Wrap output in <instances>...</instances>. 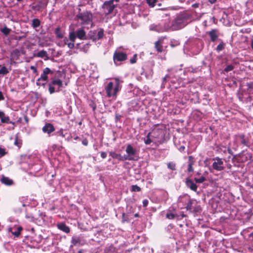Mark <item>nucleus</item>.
Masks as SVG:
<instances>
[{
  "label": "nucleus",
  "mask_w": 253,
  "mask_h": 253,
  "mask_svg": "<svg viewBox=\"0 0 253 253\" xmlns=\"http://www.w3.org/2000/svg\"><path fill=\"white\" fill-rule=\"evenodd\" d=\"M187 21L188 17L185 14L178 15L171 23H170V30H177L184 27L188 23Z\"/></svg>",
  "instance_id": "obj_1"
},
{
  "label": "nucleus",
  "mask_w": 253,
  "mask_h": 253,
  "mask_svg": "<svg viewBox=\"0 0 253 253\" xmlns=\"http://www.w3.org/2000/svg\"><path fill=\"white\" fill-rule=\"evenodd\" d=\"M149 30L158 33H163L170 31V21L169 19L162 20L158 24H153L150 25Z\"/></svg>",
  "instance_id": "obj_2"
},
{
  "label": "nucleus",
  "mask_w": 253,
  "mask_h": 253,
  "mask_svg": "<svg viewBox=\"0 0 253 253\" xmlns=\"http://www.w3.org/2000/svg\"><path fill=\"white\" fill-rule=\"evenodd\" d=\"M76 19L81 21V24L88 25L92 20V14L89 11H84L79 12L75 17Z\"/></svg>",
  "instance_id": "obj_3"
},
{
  "label": "nucleus",
  "mask_w": 253,
  "mask_h": 253,
  "mask_svg": "<svg viewBox=\"0 0 253 253\" xmlns=\"http://www.w3.org/2000/svg\"><path fill=\"white\" fill-rule=\"evenodd\" d=\"M69 36L70 40L72 41H75L77 38L82 40L86 39V32L82 28H79L76 32L73 29L70 28Z\"/></svg>",
  "instance_id": "obj_4"
},
{
  "label": "nucleus",
  "mask_w": 253,
  "mask_h": 253,
  "mask_svg": "<svg viewBox=\"0 0 253 253\" xmlns=\"http://www.w3.org/2000/svg\"><path fill=\"white\" fill-rule=\"evenodd\" d=\"M116 7V5L113 4L112 0L105 1L102 5V8L105 15L111 14Z\"/></svg>",
  "instance_id": "obj_5"
},
{
  "label": "nucleus",
  "mask_w": 253,
  "mask_h": 253,
  "mask_svg": "<svg viewBox=\"0 0 253 253\" xmlns=\"http://www.w3.org/2000/svg\"><path fill=\"white\" fill-rule=\"evenodd\" d=\"M127 59V54L122 51H115L113 55V60L116 65H118V62H122Z\"/></svg>",
  "instance_id": "obj_6"
},
{
  "label": "nucleus",
  "mask_w": 253,
  "mask_h": 253,
  "mask_svg": "<svg viewBox=\"0 0 253 253\" xmlns=\"http://www.w3.org/2000/svg\"><path fill=\"white\" fill-rule=\"evenodd\" d=\"M213 160L214 161L212 165L213 169L217 171H221L224 169L223 162L221 158L217 157L213 158Z\"/></svg>",
  "instance_id": "obj_7"
},
{
  "label": "nucleus",
  "mask_w": 253,
  "mask_h": 253,
  "mask_svg": "<svg viewBox=\"0 0 253 253\" xmlns=\"http://www.w3.org/2000/svg\"><path fill=\"white\" fill-rule=\"evenodd\" d=\"M0 126L1 124H12L13 125H15V123L14 122H12L10 120V118L8 116H6L4 112L0 110Z\"/></svg>",
  "instance_id": "obj_8"
},
{
  "label": "nucleus",
  "mask_w": 253,
  "mask_h": 253,
  "mask_svg": "<svg viewBox=\"0 0 253 253\" xmlns=\"http://www.w3.org/2000/svg\"><path fill=\"white\" fill-rule=\"evenodd\" d=\"M114 84L112 82H109L107 86L105 87V90L107 93V96L110 97L112 96H116L117 94H114Z\"/></svg>",
  "instance_id": "obj_9"
},
{
  "label": "nucleus",
  "mask_w": 253,
  "mask_h": 253,
  "mask_svg": "<svg viewBox=\"0 0 253 253\" xmlns=\"http://www.w3.org/2000/svg\"><path fill=\"white\" fill-rule=\"evenodd\" d=\"M55 127L53 125L50 123H46L42 127V130L44 133H46L50 135L51 133L55 130Z\"/></svg>",
  "instance_id": "obj_10"
},
{
  "label": "nucleus",
  "mask_w": 253,
  "mask_h": 253,
  "mask_svg": "<svg viewBox=\"0 0 253 253\" xmlns=\"http://www.w3.org/2000/svg\"><path fill=\"white\" fill-rule=\"evenodd\" d=\"M126 152L130 157L137 158L136 156V150L130 144L127 145Z\"/></svg>",
  "instance_id": "obj_11"
},
{
  "label": "nucleus",
  "mask_w": 253,
  "mask_h": 253,
  "mask_svg": "<svg viewBox=\"0 0 253 253\" xmlns=\"http://www.w3.org/2000/svg\"><path fill=\"white\" fill-rule=\"evenodd\" d=\"M185 184L187 187L190 188L191 190L196 192L197 190V186L194 182V181L189 177H187L185 180Z\"/></svg>",
  "instance_id": "obj_12"
},
{
  "label": "nucleus",
  "mask_w": 253,
  "mask_h": 253,
  "mask_svg": "<svg viewBox=\"0 0 253 253\" xmlns=\"http://www.w3.org/2000/svg\"><path fill=\"white\" fill-rule=\"evenodd\" d=\"M53 72L51 71L49 68L46 67L43 70L42 73L41 77L39 78L40 80H43L47 81L48 80V74H52Z\"/></svg>",
  "instance_id": "obj_13"
},
{
  "label": "nucleus",
  "mask_w": 253,
  "mask_h": 253,
  "mask_svg": "<svg viewBox=\"0 0 253 253\" xmlns=\"http://www.w3.org/2000/svg\"><path fill=\"white\" fill-rule=\"evenodd\" d=\"M38 215L39 216L38 218H35L34 217H32V220L35 221V222H37V221L38 220L40 224L43 223L44 221H45V213L39 212Z\"/></svg>",
  "instance_id": "obj_14"
},
{
  "label": "nucleus",
  "mask_w": 253,
  "mask_h": 253,
  "mask_svg": "<svg viewBox=\"0 0 253 253\" xmlns=\"http://www.w3.org/2000/svg\"><path fill=\"white\" fill-rule=\"evenodd\" d=\"M217 30L216 29H212L211 31L207 32V34L210 37L211 42H214L218 38L217 35Z\"/></svg>",
  "instance_id": "obj_15"
},
{
  "label": "nucleus",
  "mask_w": 253,
  "mask_h": 253,
  "mask_svg": "<svg viewBox=\"0 0 253 253\" xmlns=\"http://www.w3.org/2000/svg\"><path fill=\"white\" fill-rule=\"evenodd\" d=\"M239 156L242 159V161H247L248 160H251L253 158L252 154L249 152L243 151L239 154Z\"/></svg>",
  "instance_id": "obj_16"
},
{
  "label": "nucleus",
  "mask_w": 253,
  "mask_h": 253,
  "mask_svg": "<svg viewBox=\"0 0 253 253\" xmlns=\"http://www.w3.org/2000/svg\"><path fill=\"white\" fill-rule=\"evenodd\" d=\"M194 158L192 156H190L188 157V165L187 168L188 172H191L194 171V169L193 168V165L194 164Z\"/></svg>",
  "instance_id": "obj_17"
},
{
  "label": "nucleus",
  "mask_w": 253,
  "mask_h": 253,
  "mask_svg": "<svg viewBox=\"0 0 253 253\" xmlns=\"http://www.w3.org/2000/svg\"><path fill=\"white\" fill-rule=\"evenodd\" d=\"M0 181L2 183L7 186H10L13 184V181L7 177L2 176Z\"/></svg>",
  "instance_id": "obj_18"
},
{
  "label": "nucleus",
  "mask_w": 253,
  "mask_h": 253,
  "mask_svg": "<svg viewBox=\"0 0 253 253\" xmlns=\"http://www.w3.org/2000/svg\"><path fill=\"white\" fill-rule=\"evenodd\" d=\"M72 244L74 246L83 245V243L80 237L73 236L71 240Z\"/></svg>",
  "instance_id": "obj_19"
},
{
  "label": "nucleus",
  "mask_w": 253,
  "mask_h": 253,
  "mask_svg": "<svg viewBox=\"0 0 253 253\" xmlns=\"http://www.w3.org/2000/svg\"><path fill=\"white\" fill-rule=\"evenodd\" d=\"M22 144V140L20 136V133H18L15 135V140L14 144L17 146L18 148H20Z\"/></svg>",
  "instance_id": "obj_20"
},
{
  "label": "nucleus",
  "mask_w": 253,
  "mask_h": 253,
  "mask_svg": "<svg viewBox=\"0 0 253 253\" xmlns=\"http://www.w3.org/2000/svg\"><path fill=\"white\" fill-rule=\"evenodd\" d=\"M22 229V227L18 226L15 231H13L12 228H9L8 231L11 232L12 235H14L15 237H18L20 235Z\"/></svg>",
  "instance_id": "obj_21"
},
{
  "label": "nucleus",
  "mask_w": 253,
  "mask_h": 253,
  "mask_svg": "<svg viewBox=\"0 0 253 253\" xmlns=\"http://www.w3.org/2000/svg\"><path fill=\"white\" fill-rule=\"evenodd\" d=\"M155 48L159 53H162L163 51V47L162 45V41L158 40L155 42Z\"/></svg>",
  "instance_id": "obj_22"
},
{
  "label": "nucleus",
  "mask_w": 253,
  "mask_h": 253,
  "mask_svg": "<svg viewBox=\"0 0 253 253\" xmlns=\"http://www.w3.org/2000/svg\"><path fill=\"white\" fill-rule=\"evenodd\" d=\"M103 36H104V30L103 29H100L99 30V31L98 32L97 35H95L92 38V40L93 41H96L97 40L102 39Z\"/></svg>",
  "instance_id": "obj_23"
},
{
  "label": "nucleus",
  "mask_w": 253,
  "mask_h": 253,
  "mask_svg": "<svg viewBox=\"0 0 253 253\" xmlns=\"http://www.w3.org/2000/svg\"><path fill=\"white\" fill-rule=\"evenodd\" d=\"M57 227L58 229L66 233H68L70 231V228L64 223H60L57 225Z\"/></svg>",
  "instance_id": "obj_24"
},
{
  "label": "nucleus",
  "mask_w": 253,
  "mask_h": 253,
  "mask_svg": "<svg viewBox=\"0 0 253 253\" xmlns=\"http://www.w3.org/2000/svg\"><path fill=\"white\" fill-rule=\"evenodd\" d=\"M36 56L38 57H40V58L46 57L45 60H46L48 59L47 52L44 50H42L39 51V52H38L36 55Z\"/></svg>",
  "instance_id": "obj_25"
},
{
  "label": "nucleus",
  "mask_w": 253,
  "mask_h": 253,
  "mask_svg": "<svg viewBox=\"0 0 253 253\" xmlns=\"http://www.w3.org/2000/svg\"><path fill=\"white\" fill-rule=\"evenodd\" d=\"M115 86L114 87V94H117L120 88V82L119 78H115Z\"/></svg>",
  "instance_id": "obj_26"
},
{
  "label": "nucleus",
  "mask_w": 253,
  "mask_h": 253,
  "mask_svg": "<svg viewBox=\"0 0 253 253\" xmlns=\"http://www.w3.org/2000/svg\"><path fill=\"white\" fill-rule=\"evenodd\" d=\"M138 158H134L133 157H130L127 154L124 155V156H121L120 157V161H123L125 160H129V161H137Z\"/></svg>",
  "instance_id": "obj_27"
},
{
  "label": "nucleus",
  "mask_w": 253,
  "mask_h": 253,
  "mask_svg": "<svg viewBox=\"0 0 253 253\" xmlns=\"http://www.w3.org/2000/svg\"><path fill=\"white\" fill-rule=\"evenodd\" d=\"M50 83L52 85H57L59 87H62L63 85V82L60 79H52Z\"/></svg>",
  "instance_id": "obj_28"
},
{
  "label": "nucleus",
  "mask_w": 253,
  "mask_h": 253,
  "mask_svg": "<svg viewBox=\"0 0 253 253\" xmlns=\"http://www.w3.org/2000/svg\"><path fill=\"white\" fill-rule=\"evenodd\" d=\"M41 24V21L39 19L35 18L32 20V26L34 28H38Z\"/></svg>",
  "instance_id": "obj_29"
},
{
  "label": "nucleus",
  "mask_w": 253,
  "mask_h": 253,
  "mask_svg": "<svg viewBox=\"0 0 253 253\" xmlns=\"http://www.w3.org/2000/svg\"><path fill=\"white\" fill-rule=\"evenodd\" d=\"M193 201L191 200H190L186 205V210L187 211H190V212L192 211V210L193 208Z\"/></svg>",
  "instance_id": "obj_30"
},
{
  "label": "nucleus",
  "mask_w": 253,
  "mask_h": 253,
  "mask_svg": "<svg viewBox=\"0 0 253 253\" xmlns=\"http://www.w3.org/2000/svg\"><path fill=\"white\" fill-rule=\"evenodd\" d=\"M54 33L56 34L57 38H63V35L61 32L60 28L59 27H57L55 29Z\"/></svg>",
  "instance_id": "obj_31"
},
{
  "label": "nucleus",
  "mask_w": 253,
  "mask_h": 253,
  "mask_svg": "<svg viewBox=\"0 0 253 253\" xmlns=\"http://www.w3.org/2000/svg\"><path fill=\"white\" fill-rule=\"evenodd\" d=\"M109 155L113 158L116 159H117V160L120 161L121 154H117L115 152H113V151H111L109 152Z\"/></svg>",
  "instance_id": "obj_32"
},
{
  "label": "nucleus",
  "mask_w": 253,
  "mask_h": 253,
  "mask_svg": "<svg viewBox=\"0 0 253 253\" xmlns=\"http://www.w3.org/2000/svg\"><path fill=\"white\" fill-rule=\"evenodd\" d=\"M225 44L221 41V42L217 46L216 50L217 52L222 50L225 47Z\"/></svg>",
  "instance_id": "obj_33"
},
{
  "label": "nucleus",
  "mask_w": 253,
  "mask_h": 253,
  "mask_svg": "<svg viewBox=\"0 0 253 253\" xmlns=\"http://www.w3.org/2000/svg\"><path fill=\"white\" fill-rule=\"evenodd\" d=\"M167 166L169 169L172 170H174L176 169V164L173 162H170L168 163Z\"/></svg>",
  "instance_id": "obj_34"
},
{
  "label": "nucleus",
  "mask_w": 253,
  "mask_h": 253,
  "mask_svg": "<svg viewBox=\"0 0 253 253\" xmlns=\"http://www.w3.org/2000/svg\"><path fill=\"white\" fill-rule=\"evenodd\" d=\"M201 208L200 206L197 205L195 207H193V208L192 210V211L191 212L197 213L198 212H200L201 211Z\"/></svg>",
  "instance_id": "obj_35"
},
{
  "label": "nucleus",
  "mask_w": 253,
  "mask_h": 253,
  "mask_svg": "<svg viewBox=\"0 0 253 253\" xmlns=\"http://www.w3.org/2000/svg\"><path fill=\"white\" fill-rule=\"evenodd\" d=\"M239 137L241 139V142L242 144L245 146H248V142L245 138V135L244 134L240 135Z\"/></svg>",
  "instance_id": "obj_36"
},
{
  "label": "nucleus",
  "mask_w": 253,
  "mask_h": 253,
  "mask_svg": "<svg viewBox=\"0 0 253 253\" xmlns=\"http://www.w3.org/2000/svg\"><path fill=\"white\" fill-rule=\"evenodd\" d=\"M206 180V177L204 176H201L200 178H194V180L196 183H202L204 182Z\"/></svg>",
  "instance_id": "obj_37"
},
{
  "label": "nucleus",
  "mask_w": 253,
  "mask_h": 253,
  "mask_svg": "<svg viewBox=\"0 0 253 253\" xmlns=\"http://www.w3.org/2000/svg\"><path fill=\"white\" fill-rule=\"evenodd\" d=\"M46 82L47 81H46L40 80L39 79H38L37 80L36 84L38 86H43L44 87L46 84Z\"/></svg>",
  "instance_id": "obj_38"
},
{
  "label": "nucleus",
  "mask_w": 253,
  "mask_h": 253,
  "mask_svg": "<svg viewBox=\"0 0 253 253\" xmlns=\"http://www.w3.org/2000/svg\"><path fill=\"white\" fill-rule=\"evenodd\" d=\"M130 190L132 192H139L141 190V188L137 185H133L131 186Z\"/></svg>",
  "instance_id": "obj_39"
},
{
  "label": "nucleus",
  "mask_w": 253,
  "mask_h": 253,
  "mask_svg": "<svg viewBox=\"0 0 253 253\" xmlns=\"http://www.w3.org/2000/svg\"><path fill=\"white\" fill-rule=\"evenodd\" d=\"M9 71L5 67H2L0 69V75H5L8 74Z\"/></svg>",
  "instance_id": "obj_40"
},
{
  "label": "nucleus",
  "mask_w": 253,
  "mask_h": 253,
  "mask_svg": "<svg viewBox=\"0 0 253 253\" xmlns=\"http://www.w3.org/2000/svg\"><path fill=\"white\" fill-rule=\"evenodd\" d=\"M10 29L5 27L1 29V32L5 36H7L10 32Z\"/></svg>",
  "instance_id": "obj_41"
},
{
  "label": "nucleus",
  "mask_w": 253,
  "mask_h": 253,
  "mask_svg": "<svg viewBox=\"0 0 253 253\" xmlns=\"http://www.w3.org/2000/svg\"><path fill=\"white\" fill-rule=\"evenodd\" d=\"M194 115L196 116L197 117V119L200 120L202 119L203 114L201 112L196 110L194 111Z\"/></svg>",
  "instance_id": "obj_42"
},
{
  "label": "nucleus",
  "mask_w": 253,
  "mask_h": 253,
  "mask_svg": "<svg viewBox=\"0 0 253 253\" xmlns=\"http://www.w3.org/2000/svg\"><path fill=\"white\" fill-rule=\"evenodd\" d=\"M234 69V66L232 65H228L224 69V71L225 72H228L232 71Z\"/></svg>",
  "instance_id": "obj_43"
},
{
  "label": "nucleus",
  "mask_w": 253,
  "mask_h": 253,
  "mask_svg": "<svg viewBox=\"0 0 253 253\" xmlns=\"http://www.w3.org/2000/svg\"><path fill=\"white\" fill-rule=\"evenodd\" d=\"M157 0H146L147 3L149 6L153 7L155 6V3Z\"/></svg>",
  "instance_id": "obj_44"
},
{
  "label": "nucleus",
  "mask_w": 253,
  "mask_h": 253,
  "mask_svg": "<svg viewBox=\"0 0 253 253\" xmlns=\"http://www.w3.org/2000/svg\"><path fill=\"white\" fill-rule=\"evenodd\" d=\"M49 88L48 90L50 94H52L55 92V88L52 86V84L50 83L48 84Z\"/></svg>",
  "instance_id": "obj_45"
},
{
  "label": "nucleus",
  "mask_w": 253,
  "mask_h": 253,
  "mask_svg": "<svg viewBox=\"0 0 253 253\" xmlns=\"http://www.w3.org/2000/svg\"><path fill=\"white\" fill-rule=\"evenodd\" d=\"M129 221L127 215H126L125 213H123L122 214V222L124 223L125 222H128Z\"/></svg>",
  "instance_id": "obj_46"
},
{
  "label": "nucleus",
  "mask_w": 253,
  "mask_h": 253,
  "mask_svg": "<svg viewBox=\"0 0 253 253\" xmlns=\"http://www.w3.org/2000/svg\"><path fill=\"white\" fill-rule=\"evenodd\" d=\"M75 42V41H70L69 42H68L67 45L70 49H73L74 47V46H75L74 42Z\"/></svg>",
  "instance_id": "obj_47"
},
{
  "label": "nucleus",
  "mask_w": 253,
  "mask_h": 253,
  "mask_svg": "<svg viewBox=\"0 0 253 253\" xmlns=\"http://www.w3.org/2000/svg\"><path fill=\"white\" fill-rule=\"evenodd\" d=\"M90 45V44L89 43L84 44L83 47H82V50H83V51L86 52L88 50V49Z\"/></svg>",
  "instance_id": "obj_48"
},
{
  "label": "nucleus",
  "mask_w": 253,
  "mask_h": 253,
  "mask_svg": "<svg viewBox=\"0 0 253 253\" xmlns=\"http://www.w3.org/2000/svg\"><path fill=\"white\" fill-rule=\"evenodd\" d=\"M175 215L173 213H167V215H166V217L169 219H174V217H175Z\"/></svg>",
  "instance_id": "obj_49"
},
{
  "label": "nucleus",
  "mask_w": 253,
  "mask_h": 253,
  "mask_svg": "<svg viewBox=\"0 0 253 253\" xmlns=\"http://www.w3.org/2000/svg\"><path fill=\"white\" fill-rule=\"evenodd\" d=\"M56 134L58 135L61 136L62 137H65V135L63 133V128H61L59 130V131H57L56 132Z\"/></svg>",
  "instance_id": "obj_50"
},
{
  "label": "nucleus",
  "mask_w": 253,
  "mask_h": 253,
  "mask_svg": "<svg viewBox=\"0 0 253 253\" xmlns=\"http://www.w3.org/2000/svg\"><path fill=\"white\" fill-rule=\"evenodd\" d=\"M6 154L5 150L3 148H0V158Z\"/></svg>",
  "instance_id": "obj_51"
},
{
  "label": "nucleus",
  "mask_w": 253,
  "mask_h": 253,
  "mask_svg": "<svg viewBox=\"0 0 253 253\" xmlns=\"http://www.w3.org/2000/svg\"><path fill=\"white\" fill-rule=\"evenodd\" d=\"M136 54H134L132 58H131L130 59V63L131 64H134L135 63H136Z\"/></svg>",
  "instance_id": "obj_52"
},
{
  "label": "nucleus",
  "mask_w": 253,
  "mask_h": 253,
  "mask_svg": "<svg viewBox=\"0 0 253 253\" xmlns=\"http://www.w3.org/2000/svg\"><path fill=\"white\" fill-rule=\"evenodd\" d=\"M170 77L169 75H167L165 77L163 78V82H162V85L164 86L165 85V83L167 81V79L169 78Z\"/></svg>",
  "instance_id": "obj_53"
},
{
  "label": "nucleus",
  "mask_w": 253,
  "mask_h": 253,
  "mask_svg": "<svg viewBox=\"0 0 253 253\" xmlns=\"http://www.w3.org/2000/svg\"><path fill=\"white\" fill-rule=\"evenodd\" d=\"M144 142L146 145H149L152 142V140L150 138H146L144 139Z\"/></svg>",
  "instance_id": "obj_54"
},
{
  "label": "nucleus",
  "mask_w": 253,
  "mask_h": 253,
  "mask_svg": "<svg viewBox=\"0 0 253 253\" xmlns=\"http://www.w3.org/2000/svg\"><path fill=\"white\" fill-rule=\"evenodd\" d=\"M70 41V38H67V37H65L63 39V43H64V45H67V44L68 43V42H69Z\"/></svg>",
  "instance_id": "obj_55"
},
{
  "label": "nucleus",
  "mask_w": 253,
  "mask_h": 253,
  "mask_svg": "<svg viewBox=\"0 0 253 253\" xmlns=\"http://www.w3.org/2000/svg\"><path fill=\"white\" fill-rule=\"evenodd\" d=\"M247 86L248 87V89L253 88V83H247Z\"/></svg>",
  "instance_id": "obj_56"
},
{
  "label": "nucleus",
  "mask_w": 253,
  "mask_h": 253,
  "mask_svg": "<svg viewBox=\"0 0 253 253\" xmlns=\"http://www.w3.org/2000/svg\"><path fill=\"white\" fill-rule=\"evenodd\" d=\"M143 206L145 207L148 206V201L147 199H145L143 201Z\"/></svg>",
  "instance_id": "obj_57"
},
{
  "label": "nucleus",
  "mask_w": 253,
  "mask_h": 253,
  "mask_svg": "<svg viewBox=\"0 0 253 253\" xmlns=\"http://www.w3.org/2000/svg\"><path fill=\"white\" fill-rule=\"evenodd\" d=\"M101 157L102 159H105L107 157V153L105 152H101Z\"/></svg>",
  "instance_id": "obj_58"
},
{
  "label": "nucleus",
  "mask_w": 253,
  "mask_h": 253,
  "mask_svg": "<svg viewBox=\"0 0 253 253\" xmlns=\"http://www.w3.org/2000/svg\"><path fill=\"white\" fill-rule=\"evenodd\" d=\"M200 4L198 2H195L194 3H193L192 4V6L194 8H197L199 7Z\"/></svg>",
  "instance_id": "obj_59"
},
{
  "label": "nucleus",
  "mask_w": 253,
  "mask_h": 253,
  "mask_svg": "<svg viewBox=\"0 0 253 253\" xmlns=\"http://www.w3.org/2000/svg\"><path fill=\"white\" fill-rule=\"evenodd\" d=\"M82 144L84 145V146H86L88 144V141L86 139H84V140H83L82 141Z\"/></svg>",
  "instance_id": "obj_60"
},
{
  "label": "nucleus",
  "mask_w": 253,
  "mask_h": 253,
  "mask_svg": "<svg viewBox=\"0 0 253 253\" xmlns=\"http://www.w3.org/2000/svg\"><path fill=\"white\" fill-rule=\"evenodd\" d=\"M4 99V97L3 95V94L1 91H0V101L3 100Z\"/></svg>",
  "instance_id": "obj_61"
},
{
  "label": "nucleus",
  "mask_w": 253,
  "mask_h": 253,
  "mask_svg": "<svg viewBox=\"0 0 253 253\" xmlns=\"http://www.w3.org/2000/svg\"><path fill=\"white\" fill-rule=\"evenodd\" d=\"M30 68L33 71L34 73H36L37 72V70L35 66H31Z\"/></svg>",
  "instance_id": "obj_62"
},
{
  "label": "nucleus",
  "mask_w": 253,
  "mask_h": 253,
  "mask_svg": "<svg viewBox=\"0 0 253 253\" xmlns=\"http://www.w3.org/2000/svg\"><path fill=\"white\" fill-rule=\"evenodd\" d=\"M249 238H251L252 239H251V241L252 242H253V232L251 233L249 235Z\"/></svg>",
  "instance_id": "obj_63"
},
{
  "label": "nucleus",
  "mask_w": 253,
  "mask_h": 253,
  "mask_svg": "<svg viewBox=\"0 0 253 253\" xmlns=\"http://www.w3.org/2000/svg\"><path fill=\"white\" fill-rule=\"evenodd\" d=\"M90 106L91 107V108H92V110L93 111H94L96 109V106L95 104H90Z\"/></svg>",
  "instance_id": "obj_64"
}]
</instances>
